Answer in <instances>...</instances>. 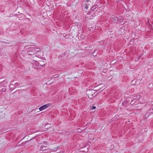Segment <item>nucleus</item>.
Instances as JSON below:
<instances>
[{
  "instance_id": "1",
  "label": "nucleus",
  "mask_w": 153,
  "mask_h": 153,
  "mask_svg": "<svg viewBox=\"0 0 153 153\" xmlns=\"http://www.w3.org/2000/svg\"><path fill=\"white\" fill-rule=\"evenodd\" d=\"M29 46L25 47L24 48L26 50L27 53H31L30 54H33L34 53H36L38 52L37 51L35 47L33 45L30 46V47H28Z\"/></svg>"
},
{
  "instance_id": "2",
  "label": "nucleus",
  "mask_w": 153,
  "mask_h": 153,
  "mask_svg": "<svg viewBox=\"0 0 153 153\" xmlns=\"http://www.w3.org/2000/svg\"><path fill=\"white\" fill-rule=\"evenodd\" d=\"M99 9L98 8L97 5H94L91 8V10L90 11V13H92L93 14H94L96 16V14L100 12Z\"/></svg>"
},
{
  "instance_id": "3",
  "label": "nucleus",
  "mask_w": 153,
  "mask_h": 153,
  "mask_svg": "<svg viewBox=\"0 0 153 153\" xmlns=\"http://www.w3.org/2000/svg\"><path fill=\"white\" fill-rule=\"evenodd\" d=\"M91 2L90 0H86L83 2L82 5V7L86 9H87L89 7Z\"/></svg>"
},
{
  "instance_id": "4",
  "label": "nucleus",
  "mask_w": 153,
  "mask_h": 153,
  "mask_svg": "<svg viewBox=\"0 0 153 153\" xmlns=\"http://www.w3.org/2000/svg\"><path fill=\"white\" fill-rule=\"evenodd\" d=\"M95 93L94 90H89L88 91L87 94V95L88 96V97L91 99L92 100L93 98L95 97V96L92 97L94 94Z\"/></svg>"
},
{
  "instance_id": "5",
  "label": "nucleus",
  "mask_w": 153,
  "mask_h": 153,
  "mask_svg": "<svg viewBox=\"0 0 153 153\" xmlns=\"http://www.w3.org/2000/svg\"><path fill=\"white\" fill-rule=\"evenodd\" d=\"M51 103H49L46 104L42 105V106H41L39 108L40 111H42L43 110L48 108L49 106H51Z\"/></svg>"
},
{
  "instance_id": "6",
  "label": "nucleus",
  "mask_w": 153,
  "mask_h": 153,
  "mask_svg": "<svg viewBox=\"0 0 153 153\" xmlns=\"http://www.w3.org/2000/svg\"><path fill=\"white\" fill-rule=\"evenodd\" d=\"M117 20L116 22L117 24H119L123 22L124 20L123 17L121 16H119L118 17H117Z\"/></svg>"
},
{
  "instance_id": "7",
  "label": "nucleus",
  "mask_w": 153,
  "mask_h": 153,
  "mask_svg": "<svg viewBox=\"0 0 153 153\" xmlns=\"http://www.w3.org/2000/svg\"><path fill=\"white\" fill-rule=\"evenodd\" d=\"M125 28L124 27H123L120 28L119 30V33L121 34H123L124 33Z\"/></svg>"
},
{
  "instance_id": "8",
  "label": "nucleus",
  "mask_w": 153,
  "mask_h": 153,
  "mask_svg": "<svg viewBox=\"0 0 153 153\" xmlns=\"http://www.w3.org/2000/svg\"><path fill=\"white\" fill-rule=\"evenodd\" d=\"M90 13V14H88V16L87 17V18L88 19H92L95 16L94 15V14H93V15H91V13Z\"/></svg>"
},
{
  "instance_id": "9",
  "label": "nucleus",
  "mask_w": 153,
  "mask_h": 153,
  "mask_svg": "<svg viewBox=\"0 0 153 153\" xmlns=\"http://www.w3.org/2000/svg\"><path fill=\"white\" fill-rule=\"evenodd\" d=\"M45 62L43 61H40L38 62V64L40 65L42 67L44 66H45Z\"/></svg>"
},
{
  "instance_id": "10",
  "label": "nucleus",
  "mask_w": 153,
  "mask_h": 153,
  "mask_svg": "<svg viewBox=\"0 0 153 153\" xmlns=\"http://www.w3.org/2000/svg\"><path fill=\"white\" fill-rule=\"evenodd\" d=\"M13 82V81H11L10 84L9 85V88H10V90H12L13 89V88L14 85H13V84H11V83Z\"/></svg>"
},
{
  "instance_id": "11",
  "label": "nucleus",
  "mask_w": 153,
  "mask_h": 153,
  "mask_svg": "<svg viewBox=\"0 0 153 153\" xmlns=\"http://www.w3.org/2000/svg\"><path fill=\"white\" fill-rule=\"evenodd\" d=\"M20 86H21V85H20L18 83V82H16L15 83L13 87H14L16 88V87H19Z\"/></svg>"
},
{
  "instance_id": "12",
  "label": "nucleus",
  "mask_w": 153,
  "mask_h": 153,
  "mask_svg": "<svg viewBox=\"0 0 153 153\" xmlns=\"http://www.w3.org/2000/svg\"><path fill=\"white\" fill-rule=\"evenodd\" d=\"M112 19L113 21L114 22H116V23L117 20V16L112 17Z\"/></svg>"
},
{
  "instance_id": "13",
  "label": "nucleus",
  "mask_w": 153,
  "mask_h": 153,
  "mask_svg": "<svg viewBox=\"0 0 153 153\" xmlns=\"http://www.w3.org/2000/svg\"><path fill=\"white\" fill-rule=\"evenodd\" d=\"M65 55V53H63L62 55H60L58 56L59 58H60L61 57H62L63 56H64Z\"/></svg>"
},
{
  "instance_id": "14",
  "label": "nucleus",
  "mask_w": 153,
  "mask_h": 153,
  "mask_svg": "<svg viewBox=\"0 0 153 153\" xmlns=\"http://www.w3.org/2000/svg\"><path fill=\"white\" fill-rule=\"evenodd\" d=\"M45 146H41L40 149H43V150H45Z\"/></svg>"
},
{
  "instance_id": "15",
  "label": "nucleus",
  "mask_w": 153,
  "mask_h": 153,
  "mask_svg": "<svg viewBox=\"0 0 153 153\" xmlns=\"http://www.w3.org/2000/svg\"><path fill=\"white\" fill-rule=\"evenodd\" d=\"M6 91V89L4 88H3L1 89V91L3 92H5Z\"/></svg>"
},
{
  "instance_id": "16",
  "label": "nucleus",
  "mask_w": 153,
  "mask_h": 153,
  "mask_svg": "<svg viewBox=\"0 0 153 153\" xmlns=\"http://www.w3.org/2000/svg\"><path fill=\"white\" fill-rule=\"evenodd\" d=\"M74 25L76 26L77 27H78V25H79V23H77V22H75L74 24Z\"/></svg>"
},
{
  "instance_id": "17",
  "label": "nucleus",
  "mask_w": 153,
  "mask_h": 153,
  "mask_svg": "<svg viewBox=\"0 0 153 153\" xmlns=\"http://www.w3.org/2000/svg\"><path fill=\"white\" fill-rule=\"evenodd\" d=\"M96 108V107L95 106H93L91 107V109L93 110H94Z\"/></svg>"
},
{
  "instance_id": "18",
  "label": "nucleus",
  "mask_w": 153,
  "mask_h": 153,
  "mask_svg": "<svg viewBox=\"0 0 153 153\" xmlns=\"http://www.w3.org/2000/svg\"><path fill=\"white\" fill-rule=\"evenodd\" d=\"M35 137H35V136L34 137H33V138H32V139H30V140H33V139H34L35 138Z\"/></svg>"
},
{
  "instance_id": "19",
  "label": "nucleus",
  "mask_w": 153,
  "mask_h": 153,
  "mask_svg": "<svg viewBox=\"0 0 153 153\" xmlns=\"http://www.w3.org/2000/svg\"><path fill=\"white\" fill-rule=\"evenodd\" d=\"M131 102L130 103H131V105H133V104H134V103H132V102H133V100H131Z\"/></svg>"
},
{
  "instance_id": "20",
  "label": "nucleus",
  "mask_w": 153,
  "mask_h": 153,
  "mask_svg": "<svg viewBox=\"0 0 153 153\" xmlns=\"http://www.w3.org/2000/svg\"><path fill=\"white\" fill-rule=\"evenodd\" d=\"M43 143H47V142H46V141H44V142H43Z\"/></svg>"
},
{
  "instance_id": "21",
  "label": "nucleus",
  "mask_w": 153,
  "mask_h": 153,
  "mask_svg": "<svg viewBox=\"0 0 153 153\" xmlns=\"http://www.w3.org/2000/svg\"><path fill=\"white\" fill-rule=\"evenodd\" d=\"M21 18H19V20H22V19H21Z\"/></svg>"
},
{
  "instance_id": "22",
  "label": "nucleus",
  "mask_w": 153,
  "mask_h": 153,
  "mask_svg": "<svg viewBox=\"0 0 153 153\" xmlns=\"http://www.w3.org/2000/svg\"><path fill=\"white\" fill-rule=\"evenodd\" d=\"M124 102H122V104H123V103H124Z\"/></svg>"
},
{
  "instance_id": "23",
  "label": "nucleus",
  "mask_w": 153,
  "mask_h": 153,
  "mask_svg": "<svg viewBox=\"0 0 153 153\" xmlns=\"http://www.w3.org/2000/svg\"><path fill=\"white\" fill-rule=\"evenodd\" d=\"M0 91H1V90L0 89Z\"/></svg>"
}]
</instances>
